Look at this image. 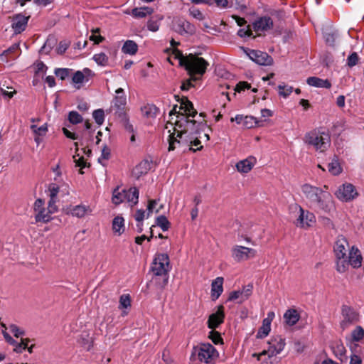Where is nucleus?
Masks as SVG:
<instances>
[{
  "label": "nucleus",
  "instance_id": "12",
  "mask_svg": "<svg viewBox=\"0 0 364 364\" xmlns=\"http://www.w3.org/2000/svg\"><path fill=\"white\" fill-rule=\"evenodd\" d=\"M231 252L232 258L238 262L253 258L256 255L255 250L241 245L234 246Z\"/></svg>",
  "mask_w": 364,
  "mask_h": 364
},
{
  "label": "nucleus",
  "instance_id": "52",
  "mask_svg": "<svg viewBox=\"0 0 364 364\" xmlns=\"http://www.w3.org/2000/svg\"><path fill=\"white\" fill-rule=\"evenodd\" d=\"M9 330L14 334V336L16 338H18L20 336H23L25 335V331L23 329L18 327L15 324H11L9 326Z\"/></svg>",
  "mask_w": 364,
  "mask_h": 364
},
{
  "label": "nucleus",
  "instance_id": "26",
  "mask_svg": "<svg viewBox=\"0 0 364 364\" xmlns=\"http://www.w3.org/2000/svg\"><path fill=\"white\" fill-rule=\"evenodd\" d=\"M255 162L256 159L253 156H250L237 162L236 164V168L237 171L246 173L252 170Z\"/></svg>",
  "mask_w": 364,
  "mask_h": 364
},
{
  "label": "nucleus",
  "instance_id": "32",
  "mask_svg": "<svg viewBox=\"0 0 364 364\" xmlns=\"http://www.w3.org/2000/svg\"><path fill=\"white\" fill-rule=\"evenodd\" d=\"M126 191V200L132 203V205H136L139 200V190L136 187H131L129 189H125Z\"/></svg>",
  "mask_w": 364,
  "mask_h": 364
},
{
  "label": "nucleus",
  "instance_id": "49",
  "mask_svg": "<svg viewBox=\"0 0 364 364\" xmlns=\"http://www.w3.org/2000/svg\"><path fill=\"white\" fill-rule=\"evenodd\" d=\"M278 88H279V95H281L285 98L287 97L292 92V90H293V87L291 86L279 85L278 86Z\"/></svg>",
  "mask_w": 364,
  "mask_h": 364
},
{
  "label": "nucleus",
  "instance_id": "46",
  "mask_svg": "<svg viewBox=\"0 0 364 364\" xmlns=\"http://www.w3.org/2000/svg\"><path fill=\"white\" fill-rule=\"evenodd\" d=\"M30 340L28 338H21V342L18 343L16 341V344L15 345L14 351L19 353H21L23 350H25L28 345Z\"/></svg>",
  "mask_w": 364,
  "mask_h": 364
},
{
  "label": "nucleus",
  "instance_id": "20",
  "mask_svg": "<svg viewBox=\"0 0 364 364\" xmlns=\"http://www.w3.org/2000/svg\"><path fill=\"white\" fill-rule=\"evenodd\" d=\"M248 55L252 61L260 65H271L273 63L272 58L265 52L252 50Z\"/></svg>",
  "mask_w": 364,
  "mask_h": 364
},
{
  "label": "nucleus",
  "instance_id": "38",
  "mask_svg": "<svg viewBox=\"0 0 364 364\" xmlns=\"http://www.w3.org/2000/svg\"><path fill=\"white\" fill-rule=\"evenodd\" d=\"M163 19L162 16H152L147 22L148 30L155 32L159 28L160 21Z\"/></svg>",
  "mask_w": 364,
  "mask_h": 364
},
{
  "label": "nucleus",
  "instance_id": "43",
  "mask_svg": "<svg viewBox=\"0 0 364 364\" xmlns=\"http://www.w3.org/2000/svg\"><path fill=\"white\" fill-rule=\"evenodd\" d=\"M91 32L92 34L90 35L89 39L93 41L95 44H99L100 43L105 41V38L98 34L100 33V28L92 29Z\"/></svg>",
  "mask_w": 364,
  "mask_h": 364
},
{
  "label": "nucleus",
  "instance_id": "23",
  "mask_svg": "<svg viewBox=\"0 0 364 364\" xmlns=\"http://www.w3.org/2000/svg\"><path fill=\"white\" fill-rule=\"evenodd\" d=\"M60 188L56 183H52L48 186V195L50 197L49 210L51 213H56L58 211V207L56 203L58 201V194L59 193Z\"/></svg>",
  "mask_w": 364,
  "mask_h": 364
},
{
  "label": "nucleus",
  "instance_id": "64",
  "mask_svg": "<svg viewBox=\"0 0 364 364\" xmlns=\"http://www.w3.org/2000/svg\"><path fill=\"white\" fill-rule=\"evenodd\" d=\"M63 132L65 135V136L69 138V139H73V140L79 139L78 136L75 133L70 132L66 128H63Z\"/></svg>",
  "mask_w": 364,
  "mask_h": 364
},
{
  "label": "nucleus",
  "instance_id": "5",
  "mask_svg": "<svg viewBox=\"0 0 364 364\" xmlns=\"http://www.w3.org/2000/svg\"><path fill=\"white\" fill-rule=\"evenodd\" d=\"M350 249L347 239L343 236H338L335 242L333 250L336 259V269L340 273L346 272L347 263L346 262V258L347 252H349Z\"/></svg>",
  "mask_w": 364,
  "mask_h": 364
},
{
  "label": "nucleus",
  "instance_id": "21",
  "mask_svg": "<svg viewBox=\"0 0 364 364\" xmlns=\"http://www.w3.org/2000/svg\"><path fill=\"white\" fill-rule=\"evenodd\" d=\"M225 318L224 307L220 305L218 307L215 313L209 316L208 320V327L212 330L217 328L221 323H223Z\"/></svg>",
  "mask_w": 364,
  "mask_h": 364
},
{
  "label": "nucleus",
  "instance_id": "54",
  "mask_svg": "<svg viewBox=\"0 0 364 364\" xmlns=\"http://www.w3.org/2000/svg\"><path fill=\"white\" fill-rule=\"evenodd\" d=\"M84 80H85V76L81 71H77L73 77V82L75 84L82 83Z\"/></svg>",
  "mask_w": 364,
  "mask_h": 364
},
{
  "label": "nucleus",
  "instance_id": "28",
  "mask_svg": "<svg viewBox=\"0 0 364 364\" xmlns=\"http://www.w3.org/2000/svg\"><path fill=\"white\" fill-rule=\"evenodd\" d=\"M179 108L183 110L184 113L182 114H183L185 117H194L197 114V111L194 109L193 103L189 101L187 97L182 98Z\"/></svg>",
  "mask_w": 364,
  "mask_h": 364
},
{
  "label": "nucleus",
  "instance_id": "34",
  "mask_svg": "<svg viewBox=\"0 0 364 364\" xmlns=\"http://www.w3.org/2000/svg\"><path fill=\"white\" fill-rule=\"evenodd\" d=\"M112 202L116 204L119 205L121 203L126 200V191L125 189H121L117 187L113 191L112 193Z\"/></svg>",
  "mask_w": 364,
  "mask_h": 364
},
{
  "label": "nucleus",
  "instance_id": "3",
  "mask_svg": "<svg viewBox=\"0 0 364 364\" xmlns=\"http://www.w3.org/2000/svg\"><path fill=\"white\" fill-rule=\"evenodd\" d=\"M176 58L179 60V64L184 66L186 70L192 76L194 75H203L209 63L203 58L190 54L184 56L182 52L176 48L173 51Z\"/></svg>",
  "mask_w": 364,
  "mask_h": 364
},
{
  "label": "nucleus",
  "instance_id": "14",
  "mask_svg": "<svg viewBox=\"0 0 364 364\" xmlns=\"http://www.w3.org/2000/svg\"><path fill=\"white\" fill-rule=\"evenodd\" d=\"M273 26V21L268 16L259 17L252 23V28L258 35L271 30Z\"/></svg>",
  "mask_w": 364,
  "mask_h": 364
},
{
  "label": "nucleus",
  "instance_id": "17",
  "mask_svg": "<svg viewBox=\"0 0 364 364\" xmlns=\"http://www.w3.org/2000/svg\"><path fill=\"white\" fill-rule=\"evenodd\" d=\"M29 18V15L26 16L21 13L12 16L11 28L16 34H19L26 30Z\"/></svg>",
  "mask_w": 364,
  "mask_h": 364
},
{
  "label": "nucleus",
  "instance_id": "18",
  "mask_svg": "<svg viewBox=\"0 0 364 364\" xmlns=\"http://www.w3.org/2000/svg\"><path fill=\"white\" fill-rule=\"evenodd\" d=\"M115 92L117 95L113 100L114 105L112 108L115 110V114H117L118 117H122L124 114L127 98L122 88H118Z\"/></svg>",
  "mask_w": 364,
  "mask_h": 364
},
{
  "label": "nucleus",
  "instance_id": "44",
  "mask_svg": "<svg viewBox=\"0 0 364 364\" xmlns=\"http://www.w3.org/2000/svg\"><path fill=\"white\" fill-rule=\"evenodd\" d=\"M68 120L73 124H77L82 122V117L76 111H71L68 114Z\"/></svg>",
  "mask_w": 364,
  "mask_h": 364
},
{
  "label": "nucleus",
  "instance_id": "60",
  "mask_svg": "<svg viewBox=\"0 0 364 364\" xmlns=\"http://www.w3.org/2000/svg\"><path fill=\"white\" fill-rule=\"evenodd\" d=\"M110 156V150L108 147L105 146L102 150L101 156L99 158V161L102 163V160H107Z\"/></svg>",
  "mask_w": 364,
  "mask_h": 364
},
{
  "label": "nucleus",
  "instance_id": "37",
  "mask_svg": "<svg viewBox=\"0 0 364 364\" xmlns=\"http://www.w3.org/2000/svg\"><path fill=\"white\" fill-rule=\"evenodd\" d=\"M141 112L147 117H155L159 112V109L154 105L148 104L141 108Z\"/></svg>",
  "mask_w": 364,
  "mask_h": 364
},
{
  "label": "nucleus",
  "instance_id": "48",
  "mask_svg": "<svg viewBox=\"0 0 364 364\" xmlns=\"http://www.w3.org/2000/svg\"><path fill=\"white\" fill-rule=\"evenodd\" d=\"M208 338L215 345L223 343V338H221L220 333H218V331H215L214 330H212L209 333Z\"/></svg>",
  "mask_w": 364,
  "mask_h": 364
},
{
  "label": "nucleus",
  "instance_id": "51",
  "mask_svg": "<svg viewBox=\"0 0 364 364\" xmlns=\"http://www.w3.org/2000/svg\"><path fill=\"white\" fill-rule=\"evenodd\" d=\"M131 305V299L129 294H123L119 299V308H127Z\"/></svg>",
  "mask_w": 364,
  "mask_h": 364
},
{
  "label": "nucleus",
  "instance_id": "41",
  "mask_svg": "<svg viewBox=\"0 0 364 364\" xmlns=\"http://www.w3.org/2000/svg\"><path fill=\"white\" fill-rule=\"evenodd\" d=\"M156 225L160 227L163 231H166L170 228V222L164 215H160L156 218Z\"/></svg>",
  "mask_w": 364,
  "mask_h": 364
},
{
  "label": "nucleus",
  "instance_id": "1",
  "mask_svg": "<svg viewBox=\"0 0 364 364\" xmlns=\"http://www.w3.org/2000/svg\"><path fill=\"white\" fill-rule=\"evenodd\" d=\"M301 191L308 206L315 212L330 214L335 210L333 196L328 191L309 183L301 186Z\"/></svg>",
  "mask_w": 364,
  "mask_h": 364
},
{
  "label": "nucleus",
  "instance_id": "19",
  "mask_svg": "<svg viewBox=\"0 0 364 364\" xmlns=\"http://www.w3.org/2000/svg\"><path fill=\"white\" fill-rule=\"evenodd\" d=\"M363 257L360 252L355 246H352L349 250L348 255L346 256V271L348 269L349 265L353 268H359L362 265Z\"/></svg>",
  "mask_w": 364,
  "mask_h": 364
},
{
  "label": "nucleus",
  "instance_id": "25",
  "mask_svg": "<svg viewBox=\"0 0 364 364\" xmlns=\"http://www.w3.org/2000/svg\"><path fill=\"white\" fill-rule=\"evenodd\" d=\"M223 278L217 277L211 284V298L213 301L217 300L223 291Z\"/></svg>",
  "mask_w": 364,
  "mask_h": 364
},
{
  "label": "nucleus",
  "instance_id": "50",
  "mask_svg": "<svg viewBox=\"0 0 364 364\" xmlns=\"http://www.w3.org/2000/svg\"><path fill=\"white\" fill-rule=\"evenodd\" d=\"M238 36L241 38L244 37H252L253 38H255V36H253L252 31L250 28V26L248 25L247 26V28H240L237 31Z\"/></svg>",
  "mask_w": 364,
  "mask_h": 364
},
{
  "label": "nucleus",
  "instance_id": "15",
  "mask_svg": "<svg viewBox=\"0 0 364 364\" xmlns=\"http://www.w3.org/2000/svg\"><path fill=\"white\" fill-rule=\"evenodd\" d=\"M299 215L296 219V225L300 228H307L313 225L316 222L314 214L309 210H304L299 206Z\"/></svg>",
  "mask_w": 364,
  "mask_h": 364
},
{
  "label": "nucleus",
  "instance_id": "4",
  "mask_svg": "<svg viewBox=\"0 0 364 364\" xmlns=\"http://www.w3.org/2000/svg\"><path fill=\"white\" fill-rule=\"evenodd\" d=\"M218 356L219 353L213 345L204 343L193 347L191 359L196 364H215Z\"/></svg>",
  "mask_w": 364,
  "mask_h": 364
},
{
  "label": "nucleus",
  "instance_id": "59",
  "mask_svg": "<svg viewBox=\"0 0 364 364\" xmlns=\"http://www.w3.org/2000/svg\"><path fill=\"white\" fill-rule=\"evenodd\" d=\"M20 50L19 44L14 43L11 47H9L7 50H4L3 54L6 55H9L10 54L15 53L16 52Z\"/></svg>",
  "mask_w": 364,
  "mask_h": 364
},
{
  "label": "nucleus",
  "instance_id": "53",
  "mask_svg": "<svg viewBox=\"0 0 364 364\" xmlns=\"http://www.w3.org/2000/svg\"><path fill=\"white\" fill-rule=\"evenodd\" d=\"M358 55L357 53L353 52L347 58V64L349 67L355 66L358 62Z\"/></svg>",
  "mask_w": 364,
  "mask_h": 364
},
{
  "label": "nucleus",
  "instance_id": "47",
  "mask_svg": "<svg viewBox=\"0 0 364 364\" xmlns=\"http://www.w3.org/2000/svg\"><path fill=\"white\" fill-rule=\"evenodd\" d=\"M92 136V132L90 131H88L87 133H85L83 134L82 136V142H81V146H83V145H86V146L85 148L82 149L83 150V152L85 154H86L87 156H90L92 154V151L90 149H89L87 147V144L85 143V140L87 139V137H91Z\"/></svg>",
  "mask_w": 364,
  "mask_h": 364
},
{
  "label": "nucleus",
  "instance_id": "16",
  "mask_svg": "<svg viewBox=\"0 0 364 364\" xmlns=\"http://www.w3.org/2000/svg\"><path fill=\"white\" fill-rule=\"evenodd\" d=\"M253 285L252 284H248L247 285L243 287L242 290L233 291H231L229 294V297L228 301H235L238 299L237 303L242 304L251 296L252 294Z\"/></svg>",
  "mask_w": 364,
  "mask_h": 364
},
{
  "label": "nucleus",
  "instance_id": "35",
  "mask_svg": "<svg viewBox=\"0 0 364 364\" xmlns=\"http://www.w3.org/2000/svg\"><path fill=\"white\" fill-rule=\"evenodd\" d=\"M154 11V9L151 7H141L135 8L132 11V15L135 18H144L147 15H151Z\"/></svg>",
  "mask_w": 364,
  "mask_h": 364
},
{
  "label": "nucleus",
  "instance_id": "8",
  "mask_svg": "<svg viewBox=\"0 0 364 364\" xmlns=\"http://www.w3.org/2000/svg\"><path fill=\"white\" fill-rule=\"evenodd\" d=\"M268 346L267 350H264L259 354L255 353L253 356H257V359L259 360L260 357L263 355L268 354L269 357L277 355L283 350L285 346V340L280 336H277L270 339L268 342Z\"/></svg>",
  "mask_w": 364,
  "mask_h": 364
},
{
  "label": "nucleus",
  "instance_id": "11",
  "mask_svg": "<svg viewBox=\"0 0 364 364\" xmlns=\"http://www.w3.org/2000/svg\"><path fill=\"white\" fill-rule=\"evenodd\" d=\"M33 210L36 222L48 223L52 219L51 214L53 213L50 212L49 203H48V208L46 209L44 208V201L38 198L34 203Z\"/></svg>",
  "mask_w": 364,
  "mask_h": 364
},
{
  "label": "nucleus",
  "instance_id": "6",
  "mask_svg": "<svg viewBox=\"0 0 364 364\" xmlns=\"http://www.w3.org/2000/svg\"><path fill=\"white\" fill-rule=\"evenodd\" d=\"M305 141L308 144L312 145L316 150L323 152L329 146L331 140L328 133L314 130L305 135Z\"/></svg>",
  "mask_w": 364,
  "mask_h": 364
},
{
  "label": "nucleus",
  "instance_id": "40",
  "mask_svg": "<svg viewBox=\"0 0 364 364\" xmlns=\"http://www.w3.org/2000/svg\"><path fill=\"white\" fill-rule=\"evenodd\" d=\"M271 330V323H268V321H262V325L259 328L257 333V338H262L266 337Z\"/></svg>",
  "mask_w": 364,
  "mask_h": 364
},
{
  "label": "nucleus",
  "instance_id": "55",
  "mask_svg": "<svg viewBox=\"0 0 364 364\" xmlns=\"http://www.w3.org/2000/svg\"><path fill=\"white\" fill-rule=\"evenodd\" d=\"M55 74L61 80L65 79L69 75V69L68 68H57L55 70Z\"/></svg>",
  "mask_w": 364,
  "mask_h": 364
},
{
  "label": "nucleus",
  "instance_id": "62",
  "mask_svg": "<svg viewBox=\"0 0 364 364\" xmlns=\"http://www.w3.org/2000/svg\"><path fill=\"white\" fill-rule=\"evenodd\" d=\"M69 45L66 42L60 41L58 47L57 48V52L58 54H63L65 50L68 48Z\"/></svg>",
  "mask_w": 364,
  "mask_h": 364
},
{
  "label": "nucleus",
  "instance_id": "42",
  "mask_svg": "<svg viewBox=\"0 0 364 364\" xmlns=\"http://www.w3.org/2000/svg\"><path fill=\"white\" fill-rule=\"evenodd\" d=\"M352 339L354 341L358 342L364 338V329L358 326L351 333Z\"/></svg>",
  "mask_w": 364,
  "mask_h": 364
},
{
  "label": "nucleus",
  "instance_id": "45",
  "mask_svg": "<svg viewBox=\"0 0 364 364\" xmlns=\"http://www.w3.org/2000/svg\"><path fill=\"white\" fill-rule=\"evenodd\" d=\"M92 117L98 125H102L105 120V112L103 109H98L93 112Z\"/></svg>",
  "mask_w": 364,
  "mask_h": 364
},
{
  "label": "nucleus",
  "instance_id": "24",
  "mask_svg": "<svg viewBox=\"0 0 364 364\" xmlns=\"http://www.w3.org/2000/svg\"><path fill=\"white\" fill-rule=\"evenodd\" d=\"M67 214L73 217L82 218L92 211L90 206L85 205H77L75 206L70 205L66 208Z\"/></svg>",
  "mask_w": 364,
  "mask_h": 364
},
{
  "label": "nucleus",
  "instance_id": "2",
  "mask_svg": "<svg viewBox=\"0 0 364 364\" xmlns=\"http://www.w3.org/2000/svg\"><path fill=\"white\" fill-rule=\"evenodd\" d=\"M198 135L193 134L192 129L180 130L177 137L170 136V139H168V151H173L177 147L184 149L188 147V150L194 152L197 150H201L203 146L200 145V136Z\"/></svg>",
  "mask_w": 364,
  "mask_h": 364
},
{
  "label": "nucleus",
  "instance_id": "9",
  "mask_svg": "<svg viewBox=\"0 0 364 364\" xmlns=\"http://www.w3.org/2000/svg\"><path fill=\"white\" fill-rule=\"evenodd\" d=\"M170 269L169 257L166 254L158 255L151 265V271L156 276L166 275Z\"/></svg>",
  "mask_w": 364,
  "mask_h": 364
},
{
  "label": "nucleus",
  "instance_id": "61",
  "mask_svg": "<svg viewBox=\"0 0 364 364\" xmlns=\"http://www.w3.org/2000/svg\"><path fill=\"white\" fill-rule=\"evenodd\" d=\"M144 218H145V211L141 209L137 210L134 215V219L138 223H142Z\"/></svg>",
  "mask_w": 364,
  "mask_h": 364
},
{
  "label": "nucleus",
  "instance_id": "22",
  "mask_svg": "<svg viewBox=\"0 0 364 364\" xmlns=\"http://www.w3.org/2000/svg\"><path fill=\"white\" fill-rule=\"evenodd\" d=\"M173 29L176 32L181 35L183 34H193L196 31L195 26L189 21L184 19L176 20L173 25Z\"/></svg>",
  "mask_w": 364,
  "mask_h": 364
},
{
  "label": "nucleus",
  "instance_id": "58",
  "mask_svg": "<svg viewBox=\"0 0 364 364\" xmlns=\"http://www.w3.org/2000/svg\"><path fill=\"white\" fill-rule=\"evenodd\" d=\"M250 87V84H249L247 82L242 81L237 84L235 90L238 92H240L241 91L249 90Z\"/></svg>",
  "mask_w": 364,
  "mask_h": 364
},
{
  "label": "nucleus",
  "instance_id": "56",
  "mask_svg": "<svg viewBox=\"0 0 364 364\" xmlns=\"http://www.w3.org/2000/svg\"><path fill=\"white\" fill-rule=\"evenodd\" d=\"M191 15L198 20H203L204 18V16L202 12L198 9L197 8H191L190 9Z\"/></svg>",
  "mask_w": 364,
  "mask_h": 364
},
{
  "label": "nucleus",
  "instance_id": "39",
  "mask_svg": "<svg viewBox=\"0 0 364 364\" xmlns=\"http://www.w3.org/2000/svg\"><path fill=\"white\" fill-rule=\"evenodd\" d=\"M92 59L95 61V63L105 67L108 65L109 58L105 53H96L93 55Z\"/></svg>",
  "mask_w": 364,
  "mask_h": 364
},
{
  "label": "nucleus",
  "instance_id": "63",
  "mask_svg": "<svg viewBox=\"0 0 364 364\" xmlns=\"http://www.w3.org/2000/svg\"><path fill=\"white\" fill-rule=\"evenodd\" d=\"M191 80H196V78H191V80H187L184 82H183L181 86V90L183 91H187L191 87L193 86V85L192 84L191 82Z\"/></svg>",
  "mask_w": 364,
  "mask_h": 364
},
{
  "label": "nucleus",
  "instance_id": "30",
  "mask_svg": "<svg viewBox=\"0 0 364 364\" xmlns=\"http://www.w3.org/2000/svg\"><path fill=\"white\" fill-rule=\"evenodd\" d=\"M309 85L316 87H323L329 89L331 87V83L328 80H323L318 77H309L306 80Z\"/></svg>",
  "mask_w": 364,
  "mask_h": 364
},
{
  "label": "nucleus",
  "instance_id": "13",
  "mask_svg": "<svg viewBox=\"0 0 364 364\" xmlns=\"http://www.w3.org/2000/svg\"><path fill=\"white\" fill-rule=\"evenodd\" d=\"M341 314L343 319L341 321V327L343 329L348 328L358 320V314L351 306L343 305L341 309Z\"/></svg>",
  "mask_w": 364,
  "mask_h": 364
},
{
  "label": "nucleus",
  "instance_id": "10",
  "mask_svg": "<svg viewBox=\"0 0 364 364\" xmlns=\"http://www.w3.org/2000/svg\"><path fill=\"white\" fill-rule=\"evenodd\" d=\"M335 196L342 202H349L357 198L358 193L352 183H345L338 188Z\"/></svg>",
  "mask_w": 364,
  "mask_h": 364
},
{
  "label": "nucleus",
  "instance_id": "29",
  "mask_svg": "<svg viewBox=\"0 0 364 364\" xmlns=\"http://www.w3.org/2000/svg\"><path fill=\"white\" fill-rule=\"evenodd\" d=\"M284 319L288 326H292L299 321L300 315L296 309H289L284 313Z\"/></svg>",
  "mask_w": 364,
  "mask_h": 364
},
{
  "label": "nucleus",
  "instance_id": "33",
  "mask_svg": "<svg viewBox=\"0 0 364 364\" xmlns=\"http://www.w3.org/2000/svg\"><path fill=\"white\" fill-rule=\"evenodd\" d=\"M112 230L118 235H122L124 232V220L122 217L117 216L113 219Z\"/></svg>",
  "mask_w": 364,
  "mask_h": 364
},
{
  "label": "nucleus",
  "instance_id": "57",
  "mask_svg": "<svg viewBox=\"0 0 364 364\" xmlns=\"http://www.w3.org/2000/svg\"><path fill=\"white\" fill-rule=\"evenodd\" d=\"M247 119H254L253 117H244L242 115L237 114L235 118H231V122L235 121L237 124H241L244 122L245 124H247Z\"/></svg>",
  "mask_w": 364,
  "mask_h": 364
},
{
  "label": "nucleus",
  "instance_id": "7",
  "mask_svg": "<svg viewBox=\"0 0 364 364\" xmlns=\"http://www.w3.org/2000/svg\"><path fill=\"white\" fill-rule=\"evenodd\" d=\"M178 118L175 122V127L173 128V132L170 134L168 136V139L170 136H173L174 138L177 137V134H179L180 130L189 129L193 131V134H199V130L201 129L200 127H197L196 124L198 122L194 119H189L187 117H185L183 114H178Z\"/></svg>",
  "mask_w": 364,
  "mask_h": 364
},
{
  "label": "nucleus",
  "instance_id": "27",
  "mask_svg": "<svg viewBox=\"0 0 364 364\" xmlns=\"http://www.w3.org/2000/svg\"><path fill=\"white\" fill-rule=\"evenodd\" d=\"M151 164L149 160H143L134 168L132 175L138 179L142 175L146 174L151 169Z\"/></svg>",
  "mask_w": 364,
  "mask_h": 364
},
{
  "label": "nucleus",
  "instance_id": "36",
  "mask_svg": "<svg viewBox=\"0 0 364 364\" xmlns=\"http://www.w3.org/2000/svg\"><path fill=\"white\" fill-rule=\"evenodd\" d=\"M328 169L333 176H338L342 172V168L336 156L328 164Z\"/></svg>",
  "mask_w": 364,
  "mask_h": 364
},
{
  "label": "nucleus",
  "instance_id": "31",
  "mask_svg": "<svg viewBox=\"0 0 364 364\" xmlns=\"http://www.w3.org/2000/svg\"><path fill=\"white\" fill-rule=\"evenodd\" d=\"M138 46L137 44L132 40H127L124 42L122 51L125 54H129L131 55H134L137 53Z\"/></svg>",
  "mask_w": 364,
  "mask_h": 364
}]
</instances>
